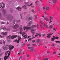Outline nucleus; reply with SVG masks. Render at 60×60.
Returning a JSON list of instances; mask_svg holds the SVG:
<instances>
[{
    "instance_id": "1",
    "label": "nucleus",
    "mask_w": 60,
    "mask_h": 60,
    "mask_svg": "<svg viewBox=\"0 0 60 60\" xmlns=\"http://www.w3.org/2000/svg\"><path fill=\"white\" fill-rule=\"evenodd\" d=\"M8 47H9V49H10V51H9L8 54H8L7 53H8L9 52V51H7L5 53V54H5V56L4 58L5 60H6L8 58V57L11 54V51L14 48V47L13 46L12 47V45H8Z\"/></svg>"
},
{
    "instance_id": "2",
    "label": "nucleus",
    "mask_w": 60,
    "mask_h": 60,
    "mask_svg": "<svg viewBox=\"0 0 60 60\" xmlns=\"http://www.w3.org/2000/svg\"><path fill=\"white\" fill-rule=\"evenodd\" d=\"M36 26L37 28L39 27V25L38 24H37L36 25H33L31 27H23V28L24 30H25L26 29H27V30H32L31 31V33L32 34H35V33L34 32L35 31V30H34L33 29H32V28H34Z\"/></svg>"
},
{
    "instance_id": "3",
    "label": "nucleus",
    "mask_w": 60,
    "mask_h": 60,
    "mask_svg": "<svg viewBox=\"0 0 60 60\" xmlns=\"http://www.w3.org/2000/svg\"><path fill=\"white\" fill-rule=\"evenodd\" d=\"M7 19L10 21H11L13 19V17L11 15H8L7 17Z\"/></svg>"
},
{
    "instance_id": "4",
    "label": "nucleus",
    "mask_w": 60,
    "mask_h": 60,
    "mask_svg": "<svg viewBox=\"0 0 60 60\" xmlns=\"http://www.w3.org/2000/svg\"><path fill=\"white\" fill-rule=\"evenodd\" d=\"M5 4L3 2L1 3L0 4V8L1 9L4 8L5 7Z\"/></svg>"
},
{
    "instance_id": "5",
    "label": "nucleus",
    "mask_w": 60,
    "mask_h": 60,
    "mask_svg": "<svg viewBox=\"0 0 60 60\" xmlns=\"http://www.w3.org/2000/svg\"><path fill=\"white\" fill-rule=\"evenodd\" d=\"M19 25L17 24H15V25L13 26V28L14 29H16L19 27Z\"/></svg>"
},
{
    "instance_id": "6",
    "label": "nucleus",
    "mask_w": 60,
    "mask_h": 60,
    "mask_svg": "<svg viewBox=\"0 0 60 60\" xmlns=\"http://www.w3.org/2000/svg\"><path fill=\"white\" fill-rule=\"evenodd\" d=\"M2 28L4 30H6L8 31H9L11 30V29H7V28H5V27H2Z\"/></svg>"
},
{
    "instance_id": "7",
    "label": "nucleus",
    "mask_w": 60,
    "mask_h": 60,
    "mask_svg": "<svg viewBox=\"0 0 60 60\" xmlns=\"http://www.w3.org/2000/svg\"><path fill=\"white\" fill-rule=\"evenodd\" d=\"M3 14L4 15H6V11L5 9H4L3 11Z\"/></svg>"
},
{
    "instance_id": "8",
    "label": "nucleus",
    "mask_w": 60,
    "mask_h": 60,
    "mask_svg": "<svg viewBox=\"0 0 60 60\" xmlns=\"http://www.w3.org/2000/svg\"><path fill=\"white\" fill-rule=\"evenodd\" d=\"M18 37V40L17 42V43H19V41L21 39V38L19 36H17Z\"/></svg>"
},
{
    "instance_id": "9",
    "label": "nucleus",
    "mask_w": 60,
    "mask_h": 60,
    "mask_svg": "<svg viewBox=\"0 0 60 60\" xmlns=\"http://www.w3.org/2000/svg\"><path fill=\"white\" fill-rule=\"evenodd\" d=\"M3 49L5 50H7L8 49L7 47L5 46H3Z\"/></svg>"
},
{
    "instance_id": "10",
    "label": "nucleus",
    "mask_w": 60,
    "mask_h": 60,
    "mask_svg": "<svg viewBox=\"0 0 60 60\" xmlns=\"http://www.w3.org/2000/svg\"><path fill=\"white\" fill-rule=\"evenodd\" d=\"M53 34H47V37L48 38H49L51 37L50 36L52 35Z\"/></svg>"
},
{
    "instance_id": "11",
    "label": "nucleus",
    "mask_w": 60,
    "mask_h": 60,
    "mask_svg": "<svg viewBox=\"0 0 60 60\" xmlns=\"http://www.w3.org/2000/svg\"><path fill=\"white\" fill-rule=\"evenodd\" d=\"M16 9H18L19 11H21V7H18L16 8Z\"/></svg>"
},
{
    "instance_id": "12",
    "label": "nucleus",
    "mask_w": 60,
    "mask_h": 60,
    "mask_svg": "<svg viewBox=\"0 0 60 60\" xmlns=\"http://www.w3.org/2000/svg\"><path fill=\"white\" fill-rule=\"evenodd\" d=\"M18 36L17 35H13L11 36V39H13Z\"/></svg>"
},
{
    "instance_id": "13",
    "label": "nucleus",
    "mask_w": 60,
    "mask_h": 60,
    "mask_svg": "<svg viewBox=\"0 0 60 60\" xmlns=\"http://www.w3.org/2000/svg\"><path fill=\"white\" fill-rule=\"evenodd\" d=\"M30 16V15H27V16L26 17V20H29V18Z\"/></svg>"
},
{
    "instance_id": "14",
    "label": "nucleus",
    "mask_w": 60,
    "mask_h": 60,
    "mask_svg": "<svg viewBox=\"0 0 60 60\" xmlns=\"http://www.w3.org/2000/svg\"><path fill=\"white\" fill-rule=\"evenodd\" d=\"M36 34H37L35 35V37H37V36H38V35H39V37H41V33L38 34V33H36Z\"/></svg>"
},
{
    "instance_id": "15",
    "label": "nucleus",
    "mask_w": 60,
    "mask_h": 60,
    "mask_svg": "<svg viewBox=\"0 0 60 60\" xmlns=\"http://www.w3.org/2000/svg\"><path fill=\"white\" fill-rule=\"evenodd\" d=\"M23 8L25 10H27V8L26 5H24L23 6H22L21 8Z\"/></svg>"
},
{
    "instance_id": "16",
    "label": "nucleus",
    "mask_w": 60,
    "mask_h": 60,
    "mask_svg": "<svg viewBox=\"0 0 60 60\" xmlns=\"http://www.w3.org/2000/svg\"><path fill=\"white\" fill-rule=\"evenodd\" d=\"M19 33L21 34H22V36H23V35L24 34H26V33L25 32H23V33H22L21 32H20Z\"/></svg>"
},
{
    "instance_id": "17",
    "label": "nucleus",
    "mask_w": 60,
    "mask_h": 60,
    "mask_svg": "<svg viewBox=\"0 0 60 60\" xmlns=\"http://www.w3.org/2000/svg\"><path fill=\"white\" fill-rule=\"evenodd\" d=\"M33 17L32 16H29V20H31L33 19Z\"/></svg>"
},
{
    "instance_id": "18",
    "label": "nucleus",
    "mask_w": 60,
    "mask_h": 60,
    "mask_svg": "<svg viewBox=\"0 0 60 60\" xmlns=\"http://www.w3.org/2000/svg\"><path fill=\"white\" fill-rule=\"evenodd\" d=\"M1 34H3V35H7L8 33L7 32H6L5 33L2 32L1 33Z\"/></svg>"
},
{
    "instance_id": "19",
    "label": "nucleus",
    "mask_w": 60,
    "mask_h": 60,
    "mask_svg": "<svg viewBox=\"0 0 60 60\" xmlns=\"http://www.w3.org/2000/svg\"><path fill=\"white\" fill-rule=\"evenodd\" d=\"M53 38H52V41H54V39L55 40V36H53Z\"/></svg>"
},
{
    "instance_id": "20",
    "label": "nucleus",
    "mask_w": 60,
    "mask_h": 60,
    "mask_svg": "<svg viewBox=\"0 0 60 60\" xmlns=\"http://www.w3.org/2000/svg\"><path fill=\"white\" fill-rule=\"evenodd\" d=\"M33 22L31 21L29 22L28 23V24L30 25H32L33 24Z\"/></svg>"
},
{
    "instance_id": "21",
    "label": "nucleus",
    "mask_w": 60,
    "mask_h": 60,
    "mask_svg": "<svg viewBox=\"0 0 60 60\" xmlns=\"http://www.w3.org/2000/svg\"><path fill=\"white\" fill-rule=\"evenodd\" d=\"M40 42V40L39 39H37V43L38 44Z\"/></svg>"
},
{
    "instance_id": "22",
    "label": "nucleus",
    "mask_w": 60,
    "mask_h": 60,
    "mask_svg": "<svg viewBox=\"0 0 60 60\" xmlns=\"http://www.w3.org/2000/svg\"><path fill=\"white\" fill-rule=\"evenodd\" d=\"M49 9V6H47V7H46V10H48Z\"/></svg>"
},
{
    "instance_id": "23",
    "label": "nucleus",
    "mask_w": 60,
    "mask_h": 60,
    "mask_svg": "<svg viewBox=\"0 0 60 60\" xmlns=\"http://www.w3.org/2000/svg\"><path fill=\"white\" fill-rule=\"evenodd\" d=\"M15 20H13V22H12V24L13 25H14V24H15Z\"/></svg>"
},
{
    "instance_id": "24",
    "label": "nucleus",
    "mask_w": 60,
    "mask_h": 60,
    "mask_svg": "<svg viewBox=\"0 0 60 60\" xmlns=\"http://www.w3.org/2000/svg\"><path fill=\"white\" fill-rule=\"evenodd\" d=\"M39 1H36L35 2V4H37V5H38L39 4Z\"/></svg>"
},
{
    "instance_id": "25",
    "label": "nucleus",
    "mask_w": 60,
    "mask_h": 60,
    "mask_svg": "<svg viewBox=\"0 0 60 60\" xmlns=\"http://www.w3.org/2000/svg\"><path fill=\"white\" fill-rule=\"evenodd\" d=\"M49 18L50 19V20L52 19L53 18V17L52 16H49Z\"/></svg>"
},
{
    "instance_id": "26",
    "label": "nucleus",
    "mask_w": 60,
    "mask_h": 60,
    "mask_svg": "<svg viewBox=\"0 0 60 60\" xmlns=\"http://www.w3.org/2000/svg\"><path fill=\"white\" fill-rule=\"evenodd\" d=\"M44 13L45 14V15H46V16H47L48 15V13L45 11H44Z\"/></svg>"
},
{
    "instance_id": "27",
    "label": "nucleus",
    "mask_w": 60,
    "mask_h": 60,
    "mask_svg": "<svg viewBox=\"0 0 60 60\" xmlns=\"http://www.w3.org/2000/svg\"><path fill=\"white\" fill-rule=\"evenodd\" d=\"M52 2L53 3L55 4L56 2V0H52Z\"/></svg>"
},
{
    "instance_id": "28",
    "label": "nucleus",
    "mask_w": 60,
    "mask_h": 60,
    "mask_svg": "<svg viewBox=\"0 0 60 60\" xmlns=\"http://www.w3.org/2000/svg\"><path fill=\"white\" fill-rule=\"evenodd\" d=\"M44 19L46 21H49V19L47 18H46V17H45Z\"/></svg>"
},
{
    "instance_id": "29",
    "label": "nucleus",
    "mask_w": 60,
    "mask_h": 60,
    "mask_svg": "<svg viewBox=\"0 0 60 60\" xmlns=\"http://www.w3.org/2000/svg\"><path fill=\"white\" fill-rule=\"evenodd\" d=\"M53 26V25H50L49 26V28H52Z\"/></svg>"
},
{
    "instance_id": "30",
    "label": "nucleus",
    "mask_w": 60,
    "mask_h": 60,
    "mask_svg": "<svg viewBox=\"0 0 60 60\" xmlns=\"http://www.w3.org/2000/svg\"><path fill=\"white\" fill-rule=\"evenodd\" d=\"M35 18H37V15H34V19H35Z\"/></svg>"
},
{
    "instance_id": "31",
    "label": "nucleus",
    "mask_w": 60,
    "mask_h": 60,
    "mask_svg": "<svg viewBox=\"0 0 60 60\" xmlns=\"http://www.w3.org/2000/svg\"><path fill=\"white\" fill-rule=\"evenodd\" d=\"M31 11H32L34 14V12H35V11L34 10V9H32L31 10Z\"/></svg>"
},
{
    "instance_id": "32",
    "label": "nucleus",
    "mask_w": 60,
    "mask_h": 60,
    "mask_svg": "<svg viewBox=\"0 0 60 60\" xmlns=\"http://www.w3.org/2000/svg\"><path fill=\"white\" fill-rule=\"evenodd\" d=\"M23 15L22 13H21L20 14L21 17L22 19V15Z\"/></svg>"
},
{
    "instance_id": "33",
    "label": "nucleus",
    "mask_w": 60,
    "mask_h": 60,
    "mask_svg": "<svg viewBox=\"0 0 60 60\" xmlns=\"http://www.w3.org/2000/svg\"><path fill=\"white\" fill-rule=\"evenodd\" d=\"M11 35H9V36H8L7 37L8 38L10 39V38H11Z\"/></svg>"
},
{
    "instance_id": "34",
    "label": "nucleus",
    "mask_w": 60,
    "mask_h": 60,
    "mask_svg": "<svg viewBox=\"0 0 60 60\" xmlns=\"http://www.w3.org/2000/svg\"><path fill=\"white\" fill-rule=\"evenodd\" d=\"M34 50V49H32L30 50V52H33Z\"/></svg>"
},
{
    "instance_id": "35",
    "label": "nucleus",
    "mask_w": 60,
    "mask_h": 60,
    "mask_svg": "<svg viewBox=\"0 0 60 60\" xmlns=\"http://www.w3.org/2000/svg\"><path fill=\"white\" fill-rule=\"evenodd\" d=\"M44 26H45V28H47L48 27V26L47 25H45L44 24V25H43Z\"/></svg>"
},
{
    "instance_id": "36",
    "label": "nucleus",
    "mask_w": 60,
    "mask_h": 60,
    "mask_svg": "<svg viewBox=\"0 0 60 60\" xmlns=\"http://www.w3.org/2000/svg\"><path fill=\"white\" fill-rule=\"evenodd\" d=\"M40 27H41V28L43 30L44 29V28H43V27L41 25H40Z\"/></svg>"
},
{
    "instance_id": "37",
    "label": "nucleus",
    "mask_w": 60,
    "mask_h": 60,
    "mask_svg": "<svg viewBox=\"0 0 60 60\" xmlns=\"http://www.w3.org/2000/svg\"><path fill=\"white\" fill-rule=\"evenodd\" d=\"M48 59H49V58H45V59H43V60H48Z\"/></svg>"
},
{
    "instance_id": "38",
    "label": "nucleus",
    "mask_w": 60,
    "mask_h": 60,
    "mask_svg": "<svg viewBox=\"0 0 60 60\" xmlns=\"http://www.w3.org/2000/svg\"><path fill=\"white\" fill-rule=\"evenodd\" d=\"M40 22L41 23L43 24V25H44L45 24L42 21H41Z\"/></svg>"
},
{
    "instance_id": "39",
    "label": "nucleus",
    "mask_w": 60,
    "mask_h": 60,
    "mask_svg": "<svg viewBox=\"0 0 60 60\" xmlns=\"http://www.w3.org/2000/svg\"><path fill=\"white\" fill-rule=\"evenodd\" d=\"M33 38H30L29 39L28 41H31V40H33Z\"/></svg>"
},
{
    "instance_id": "40",
    "label": "nucleus",
    "mask_w": 60,
    "mask_h": 60,
    "mask_svg": "<svg viewBox=\"0 0 60 60\" xmlns=\"http://www.w3.org/2000/svg\"><path fill=\"white\" fill-rule=\"evenodd\" d=\"M3 42L4 45H5V41L4 40H3Z\"/></svg>"
},
{
    "instance_id": "41",
    "label": "nucleus",
    "mask_w": 60,
    "mask_h": 60,
    "mask_svg": "<svg viewBox=\"0 0 60 60\" xmlns=\"http://www.w3.org/2000/svg\"><path fill=\"white\" fill-rule=\"evenodd\" d=\"M55 42L56 43H60V41H56Z\"/></svg>"
},
{
    "instance_id": "42",
    "label": "nucleus",
    "mask_w": 60,
    "mask_h": 60,
    "mask_svg": "<svg viewBox=\"0 0 60 60\" xmlns=\"http://www.w3.org/2000/svg\"><path fill=\"white\" fill-rule=\"evenodd\" d=\"M24 45H25V44L24 43L22 44V47H23L24 46Z\"/></svg>"
},
{
    "instance_id": "43",
    "label": "nucleus",
    "mask_w": 60,
    "mask_h": 60,
    "mask_svg": "<svg viewBox=\"0 0 60 60\" xmlns=\"http://www.w3.org/2000/svg\"><path fill=\"white\" fill-rule=\"evenodd\" d=\"M23 32V30H22V29H20V32Z\"/></svg>"
},
{
    "instance_id": "44",
    "label": "nucleus",
    "mask_w": 60,
    "mask_h": 60,
    "mask_svg": "<svg viewBox=\"0 0 60 60\" xmlns=\"http://www.w3.org/2000/svg\"><path fill=\"white\" fill-rule=\"evenodd\" d=\"M20 21V20H19L18 21L17 20H16V22H17L18 23H19V22Z\"/></svg>"
},
{
    "instance_id": "45",
    "label": "nucleus",
    "mask_w": 60,
    "mask_h": 60,
    "mask_svg": "<svg viewBox=\"0 0 60 60\" xmlns=\"http://www.w3.org/2000/svg\"><path fill=\"white\" fill-rule=\"evenodd\" d=\"M20 28L21 29H22V25H21L20 27Z\"/></svg>"
},
{
    "instance_id": "46",
    "label": "nucleus",
    "mask_w": 60,
    "mask_h": 60,
    "mask_svg": "<svg viewBox=\"0 0 60 60\" xmlns=\"http://www.w3.org/2000/svg\"><path fill=\"white\" fill-rule=\"evenodd\" d=\"M27 57H29L30 56V55L29 54H27L26 55Z\"/></svg>"
},
{
    "instance_id": "47",
    "label": "nucleus",
    "mask_w": 60,
    "mask_h": 60,
    "mask_svg": "<svg viewBox=\"0 0 60 60\" xmlns=\"http://www.w3.org/2000/svg\"><path fill=\"white\" fill-rule=\"evenodd\" d=\"M30 45V44H29L28 45H27V47H29Z\"/></svg>"
},
{
    "instance_id": "48",
    "label": "nucleus",
    "mask_w": 60,
    "mask_h": 60,
    "mask_svg": "<svg viewBox=\"0 0 60 60\" xmlns=\"http://www.w3.org/2000/svg\"><path fill=\"white\" fill-rule=\"evenodd\" d=\"M55 39H58L59 38L58 37H55Z\"/></svg>"
},
{
    "instance_id": "49",
    "label": "nucleus",
    "mask_w": 60,
    "mask_h": 60,
    "mask_svg": "<svg viewBox=\"0 0 60 60\" xmlns=\"http://www.w3.org/2000/svg\"><path fill=\"white\" fill-rule=\"evenodd\" d=\"M35 41H36L35 40H33L32 41V42H33V43H34Z\"/></svg>"
},
{
    "instance_id": "50",
    "label": "nucleus",
    "mask_w": 60,
    "mask_h": 60,
    "mask_svg": "<svg viewBox=\"0 0 60 60\" xmlns=\"http://www.w3.org/2000/svg\"><path fill=\"white\" fill-rule=\"evenodd\" d=\"M53 30L54 31H56V29L55 28H53Z\"/></svg>"
},
{
    "instance_id": "51",
    "label": "nucleus",
    "mask_w": 60,
    "mask_h": 60,
    "mask_svg": "<svg viewBox=\"0 0 60 60\" xmlns=\"http://www.w3.org/2000/svg\"><path fill=\"white\" fill-rule=\"evenodd\" d=\"M17 41V40L16 39L14 41H13V42H16Z\"/></svg>"
},
{
    "instance_id": "52",
    "label": "nucleus",
    "mask_w": 60,
    "mask_h": 60,
    "mask_svg": "<svg viewBox=\"0 0 60 60\" xmlns=\"http://www.w3.org/2000/svg\"><path fill=\"white\" fill-rule=\"evenodd\" d=\"M32 45L33 46H36V44H32Z\"/></svg>"
},
{
    "instance_id": "53",
    "label": "nucleus",
    "mask_w": 60,
    "mask_h": 60,
    "mask_svg": "<svg viewBox=\"0 0 60 60\" xmlns=\"http://www.w3.org/2000/svg\"><path fill=\"white\" fill-rule=\"evenodd\" d=\"M32 48V47H28V49H30Z\"/></svg>"
},
{
    "instance_id": "54",
    "label": "nucleus",
    "mask_w": 60,
    "mask_h": 60,
    "mask_svg": "<svg viewBox=\"0 0 60 60\" xmlns=\"http://www.w3.org/2000/svg\"><path fill=\"white\" fill-rule=\"evenodd\" d=\"M55 45V44H54L52 45L51 46V47H53Z\"/></svg>"
},
{
    "instance_id": "55",
    "label": "nucleus",
    "mask_w": 60,
    "mask_h": 60,
    "mask_svg": "<svg viewBox=\"0 0 60 60\" xmlns=\"http://www.w3.org/2000/svg\"><path fill=\"white\" fill-rule=\"evenodd\" d=\"M41 10V8L40 7H39V11H40V10Z\"/></svg>"
},
{
    "instance_id": "56",
    "label": "nucleus",
    "mask_w": 60,
    "mask_h": 60,
    "mask_svg": "<svg viewBox=\"0 0 60 60\" xmlns=\"http://www.w3.org/2000/svg\"><path fill=\"white\" fill-rule=\"evenodd\" d=\"M43 11H45V7H44L43 8Z\"/></svg>"
},
{
    "instance_id": "57",
    "label": "nucleus",
    "mask_w": 60,
    "mask_h": 60,
    "mask_svg": "<svg viewBox=\"0 0 60 60\" xmlns=\"http://www.w3.org/2000/svg\"><path fill=\"white\" fill-rule=\"evenodd\" d=\"M33 4V3H31V4L29 6H30L31 5H32Z\"/></svg>"
},
{
    "instance_id": "58",
    "label": "nucleus",
    "mask_w": 60,
    "mask_h": 60,
    "mask_svg": "<svg viewBox=\"0 0 60 60\" xmlns=\"http://www.w3.org/2000/svg\"><path fill=\"white\" fill-rule=\"evenodd\" d=\"M21 52H20L18 54V55H20L21 54Z\"/></svg>"
},
{
    "instance_id": "59",
    "label": "nucleus",
    "mask_w": 60,
    "mask_h": 60,
    "mask_svg": "<svg viewBox=\"0 0 60 60\" xmlns=\"http://www.w3.org/2000/svg\"><path fill=\"white\" fill-rule=\"evenodd\" d=\"M28 36H26L24 38V39H25L26 38H27Z\"/></svg>"
},
{
    "instance_id": "60",
    "label": "nucleus",
    "mask_w": 60,
    "mask_h": 60,
    "mask_svg": "<svg viewBox=\"0 0 60 60\" xmlns=\"http://www.w3.org/2000/svg\"><path fill=\"white\" fill-rule=\"evenodd\" d=\"M20 59H22V56H21L20 57Z\"/></svg>"
},
{
    "instance_id": "61",
    "label": "nucleus",
    "mask_w": 60,
    "mask_h": 60,
    "mask_svg": "<svg viewBox=\"0 0 60 60\" xmlns=\"http://www.w3.org/2000/svg\"><path fill=\"white\" fill-rule=\"evenodd\" d=\"M8 42H11V41L10 40H8Z\"/></svg>"
},
{
    "instance_id": "62",
    "label": "nucleus",
    "mask_w": 60,
    "mask_h": 60,
    "mask_svg": "<svg viewBox=\"0 0 60 60\" xmlns=\"http://www.w3.org/2000/svg\"><path fill=\"white\" fill-rule=\"evenodd\" d=\"M50 21L49 22V23L50 24L51 23V22H52V21L50 19Z\"/></svg>"
},
{
    "instance_id": "63",
    "label": "nucleus",
    "mask_w": 60,
    "mask_h": 60,
    "mask_svg": "<svg viewBox=\"0 0 60 60\" xmlns=\"http://www.w3.org/2000/svg\"><path fill=\"white\" fill-rule=\"evenodd\" d=\"M1 24H4L5 23L4 22H2Z\"/></svg>"
},
{
    "instance_id": "64",
    "label": "nucleus",
    "mask_w": 60,
    "mask_h": 60,
    "mask_svg": "<svg viewBox=\"0 0 60 60\" xmlns=\"http://www.w3.org/2000/svg\"><path fill=\"white\" fill-rule=\"evenodd\" d=\"M49 3H50V4H51V3H52V2L51 1H49Z\"/></svg>"
}]
</instances>
